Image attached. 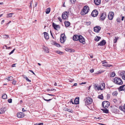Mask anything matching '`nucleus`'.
<instances>
[{"instance_id":"9d476101","label":"nucleus","mask_w":125,"mask_h":125,"mask_svg":"<svg viewBox=\"0 0 125 125\" xmlns=\"http://www.w3.org/2000/svg\"><path fill=\"white\" fill-rule=\"evenodd\" d=\"M102 62L103 64V66L110 67L112 66L111 65L108 64L106 60L103 61Z\"/></svg>"},{"instance_id":"2f4dec72","label":"nucleus","mask_w":125,"mask_h":125,"mask_svg":"<svg viewBox=\"0 0 125 125\" xmlns=\"http://www.w3.org/2000/svg\"><path fill=\"white\" fill-rule=\"evenodd\" d=\"M101 38L100 37L97 36L95 37L94 39V40L96 41H98Z\"/></svg>"},{"instance_id":"bb28decb","label":"nucleus","mask_w":125,"mask_h":125,"mask_svg":"<svg viewBox=\"0 0 125 125\" xmlns=\"http://www.w3.org/2000/svg\"><path fill=\"white\" fill-rule=\"evenodd\" d=\"M119 109L122 110L124 112H125V107H124V106H120L119 107Z\"/></svg>"},{"instance_id":"a18cd8bd","label":"nucleus","mask_w":125,"mask_h":125,"mask_svg":"<svg viewBox=\"0 0 125 125\" xmlns=\"http://www.w3.org/2000/svg\"><path fill=\"white\" fill-rule=\"evenodd\" d=\"M43 100H44L47 101V102H48L49 101H50L52 100V99H49L48 100L46 99H45L43 97Z\"/></svg>"},{"instance_id":"dca6fc26","label":"nucleus","mask_w":125,"mask_h":125,"mask_svg":"<svg viewBox=\"0 0 125 125\" xmlns=\"http://www.w3.org/2000/svg\"><path fill=\"white\" fill-rule=\"evenodd\" d=\"M120 75L122 77L123 79L125 80V71L121 72L120 73Z\"/></svg>"},{"instance_id":"6e6552de","label":"nucleus","mask_w":125,"mask_h":125,"mask_svg":"<svg viewBox=\"0 0 125 125\" xmlns=\"http://www.w3.org/2000/svg\"><path fill=\"white\" fill-rule=\"evenodd\" d=\"M114 15V13L113 12H109L108 15V19L110 20H112L113 18Z\"/></svg>"},{"instance_id":"b1692460","label":"nucleus","mask_w":125,"mask_h":125,"mask_svg":"<svg viewBox=\"0 0 125 125\" xmlns=\"http://www.w3.org/2000/svg\"><path fill=\"white\" fill-rule=\"evenodd\" d=\"M65 26L66 27H68L70 25V23L68 21H65L64 22Z\"/></svg>"},{"instance_id":"9b49d317","label":"nucleus","mask_w":125,"mask_h":125,"mask_svg":"<svg viewBox=\"0 0 125 125\" xmlns=\"http://www.w3.org/2000/svg\"><path fill=\"white\" fill-rule=\"evenodd\" d=\"M98 14V11L96 10H94L91 13L92 16L95 17Z\"/></svg>"},{"instance_id":"603ef678","label":"nucleus","mask_w":125,"mask_h":125,"mask_svg":"<svg viewBox=\"0 0 125 125\" xmlns=\"http://www.w3.org/2000/svg\"><path fill=\"white\" fill-rule=\"evenodd\" d=\"M58 19L59 20V21L61 22L62 21V20L61 18L60 17H58Z\"/></svg>"},{"instance_id":"13d9d810","label":"nucleus","mask_w":125,"mask_h":125,"mask_svg":"<svg viewBox=\"0 0 125 125\" xmlns=\"http://www.w3.org/2000/svg\"><path fill=\"white\" fill-rule=\"evenodd\" d=\"M94 70L93 69H91L90 70V72L91 73H92L94 72Z\"/></svg>"},{"instance_id":"e2e57ef3","label":"nucleus","mask_w":125,"mask_h":125,"mask_svg":"<svg viewBox=\"0 0 125 125\" xmlns=\"http://www.w3.org/2000/svg\"><path fill=\"white\" fill-rule=\"evenodd\" d=\"M29 71H30L34 75H35V73H34V72H33V71H32L31 70H29Z\"/></svg>"},{"instance_id":"ea45409f","label":"nucleus","mask_w":125,"mask_h":125,"mask_svg":"<svg viewBox=\"0 0 125 125\" xmlns=\"http://www.w3.org/2000/svg\"><path fill=\"white\" fill-rule=\"evenodd\" d=\"M117 94V93L116 91H115L112 94L114 96H116Z\"/></svg>"},{"instance_id":"cd10ccee","label":"nucleus","mask_w":125,"mask_h":125,"mask_svg":"<svg viewBox=\"0 0 125 125\" xmlns=\"http://www.w3.org/2000/svg\"><path fill=\"white\" fill-rule=\"evenodd\" d=\"M100 86V87H101V90H102L103 89H104V87L105 86V84L104 83H102L101 84V85Z\"/></svg>"},{"instance_id":"052dcab7","label":"nucleus","mask_w":125,"mask_h":125,"mask_svg":"<svg viewBox=\"0 0 125 125\" xmlns=\"http://www.w3.org/2000/svg\"><path fill=\"white\" fill-rule=\"evenodd\" d=\"M77 84L76 83H74L72 86L73 87L74 86H76L77 85Z\"/></svg>"},{"instance_id":"4d7b16f0","label":"nucleus","mask_w":125,"mask_h":125,"mask_svg":"<svg viewBox=\"0 0 125 125\" xmlns=\"http://www.w3.org/2000/svg\"><path fill=\"white\" fill-rule=\"evenodd\" d=\"M37 2H35V4L34 5V7H36L37 6Z\"/></svg>"},{"instance_id":"72a5a7b5","label":"nucleus","mask_w":125,"mask_h":125,"mask_svg":"<svg viewBox=\"0 0 125 125\" xmlns=\"http://www.w3.org/2000/svg\"><path fill=\"white\" fill-rule=\"evenodd\" d=\"M115 73L114 72H112L111 74V77H114L115 76Z\"/></svg>"},{"instance_id":"680f3d73","label":"nucleus","mask_w":125,"mask_h":125,"mask_svg":"<svg viewBox=\"0 0 125 125\" xmlns=\"http://www.w3.org/2000/svg\"><path fill=\"white\" fill-rule=\"evenodd\" d=\"M70 102L71 103H72V104H74V103L72 101V99H71L70 100Z\"/></svg>"},{"instance_id":"c756f323","label":"nucleus","mask_w":125,"mask_h":125,"mask_svg":"<svg viewBox=\"0 0 125 125\" xmlns=\"http://www.w3.org/2000/svg\"><path fill=\"white\" fill-rule=\"evenodd\" d=\"M50 8H49L46 9L45 12L46 14H48L49 13L50 11Z\"/></svg>"},{"instance_id":"4468645a","label":"nucleus","mask_w":125,"mask_h":125,"mask_svg":"<svg viewBox=\"0 0 125 125\" xmlns=\"http://www.w3.org/2000/svg\"><path fill=\"white\" fill-rule=\"evenodd\" d=\"M17 115L18 118L23 117L24 116V114L22 112H19L17 114Z\"/></svg>"},{"instance_id":"09e8293b","label":"nucleus","mask_w":125,"mask_h":125,"mask_svg":"<svg viewBox=\"0 0 125 125\" xmlns=\"http://www.w3.org/2000/svg\"><path fill=\"white\" fill-rule=\"evenodd\" d=\"M15 50V49H14L13 50H12L11 52H10L9 53V55H10L11 54L13 53V52H14Z\"/></svg>"},{"instance_id":"f03ea898","label":"nucleus","mask_w":125,"mask_h":125,"mask_svg":"<svg viewBox=\"0 0 125 125\" xmlns=\"http://www.w3.org/2000/svg\"><path fill=\"white\" fill-rule=\"evenodd\" d=\"M84 100L85 104L86 105L90 104L93 102L92 99L90 97H88L85 98Z\"/></svg>"},{"instance_id":"338daca9","label":"nucleus","mask_w":125,"mask_h":125,"mask_svg":"<svg viewBox=\"0 0 125 125\" xmlns=\"http://www.w3.org/2000/svg\"><path fill=\"white\" fill-rule=\"evenodd\" d=\"M16 64H13L12 65V67H15V65Z\"/></svg>"},{"instance_id":"a211bd4d","label":"nucleus","mask_w":125,"mask_h":125,"mask_svg":"<svg viewBox=\"0 0 125 125\" xmlns=\"http://www.w3.org/2000/svg\"><path fill=\"white\" fill-rule=\"evenodd\" d=\"M94 88L95 89L96 91L101 90V87H100V86L97 85L96 84L94 85Z\"/></svg>"},{"instance_id":"58836bf2","label":"nucleus","mask_w":125,"mask_h":125,"mask_svg":"<svg viewBox=\"0 0 125 125\" xmlns=\"http://www.w3.org/2000/svg\"><path fill=\"white\" fill-rule=\"evenodd\" d=\"M85 24L88 26L90 25L91 23V22L90 21H86L85 22Z\"/></svg>"},{"instance_id":"e433bc0d","label":"nucleus","mask_w":125,"mask_h":125,"mask_svg":"<svg viewBox=\"0 0 125 125\" xmlns=\"http://www.w3.org/2000/svg\"><path fill=\"white\" fill-rule=\"evenodd\" d=\"M103 112L105 113H108V110L107 109H103L102 110Z\"/></svg>"},{"instance_id":"5fc2aeb1","label":"nucleus","mask_w":125,"mask_h":125,"mask_svg":"<svg viewBox=\"0 0 125 125\" xmlns=\"http://www.w3.org/2000/svg\"><path fill=\"white\" fill-rule=\"evenodd\" d=\"M26 80L28 82H31V81L29 80L27 77L26 79Z\"/></svg>"},{"instance_id":"a878e982","label":"nucleus","mask_w":125,"mask_h":125,"mask_svg":"<svg viewBox=\"0 0 125 125\" xmlns=\"http://www.w3.org/2000/svg\"><path fill=\"white\" fill-rule=\"evenodd\" d=\"M43 48L44 51L46 53H49V51L48 48L44 46L43 47Z\"/></svg>"},{"instance_id":"c9c22d12","label":"nucleus","mask_w":125,"mask_h":125,"mask_svg":"<svg viewBox=\"0 0 125 125\" xmlns=\"http://www.w3.org/2000/svg\"><path fill=\"white\" fill-rule=\"evenodd\" d=\"M118 37H115V39L114 40V43H115L117 41L118 39Z\"/></svg>"},{"instance_id":"f257e3e1","label":"nucleus","mask_w":125,"mask_h":125,"mask_svg":"<svg viewBox=\"0 0 125 125\" xmlns=\"http://www.w3.org/2000/svg\"><path fill=\"white\" fill-rule=\"evenodd\" d=\"M113 82L115 83L118 85H122L123 83L122 79L117 77H115L114 78Z\"/></svg>"},{"instance_id":"f704fd0d","label":"nucleus","mask_w":125,"mask_h":125,"mask_svg":"<svg viewBox=\"0 0 125 125\" xmlns=\"http://www.w3.org/2000/svg\"><path fill=\"white\" fill-rule=\"evenodd\" d=\"M98 98L101 99H103V94H102L100 95H99L98 96Z\"/></svg>"},{"instance_id":"69168bd1","label":"nucleus","mask_w":125,"mask_h":125,"mask_svg":"<svg viewBox=\"0 0 125 125\" xmlns=\"http://www.w3.org/2000/svg\"><path fill=\"white\" fill-rule=\"evenodd\" d=\"M5 46L7 49H9L10 48V47H8L6 45H5Z\"/></svg>"},{"instance_id":"ddd939ff","label":"nucleus","mask_w":125,"mask_h":125,"mask_svg":"<svg viewBox=\"0 0 125 125\" xmlns=\"http://www.w3.org/2000/svg\"><path fill=\"white\" fill-rule=\"evenodd\" d=\"M52 26L54 29L56 30H58L60 28V27L59 25H56L54 23L52 24Z\"/></svg>"},{"instance_id":"0e129e2a","label":"nucleus","mask_w":125,"mask_h":125,"mask_svg":"<svg viewBox=\"0 0 125 125\" xmlns=\"http://www.w3.org/2000/svg\"><path fill=\"white\" fill-rule=\"evenodd\" d=\"M22 76L23 77H24L26 79L27 78L26 76L25 75H23Z\"/></svg>"},{"instance_id":"a19ab883","label":"nucleus","mask_w":125,"mask_h":125,"mask_svg":"<svg viewBox=\"0 0 125 125\" xmlns=\"http://www.w3.org/2000/svg\"><path fill=\"white\" fill-rule=\"evenodd\" d=\"M56 53H57L58 54H62L63 53V52H60V51H56Z\"/></svg>"},{"instance_id":"49530a36","label":"nucleus","mask_w":125,"mask_h":125,"mask_svg":"<svg viewBox=\"0 0 125 125\" xmlns=\"http://www.w3.org/2000/svg\"><path fill=\"white\" fill-rule=\"evenodd\" d=\"M43 123H36L34 125H43Z\"/></svg>"},{"instance_id":"aec40b11","label":"nucleus","mask_w":125,"mask_h":125,"mask_svg":"<svg viewBox=\"0 0 125 125\" xmlns=\"http://www.w3.org/2000/svg\"><path fill=\"white\" fill-rule=\"evenodd\" d=\"M125 90V85H123L120 86L119 88V90L120 91Z\"/></svg>"},{"instance_id":"7ed1b4c3","label":"nucleus","mask_w":125,"mask_h":125,"mask_svg":"<svg viewBox=\"0 0 125 125\" xmlns=\"http://www.w3.org/2000/svg\"><path fill=\"white\" fill-rule=\"evenodd\" d=\"M89 7L87 6H85L84 7L83 11L81 12V14L83 15H85L89 12Z\"/></svg>"},{"instance_id":"3c124183","label":"nucleus","mask_w":125,"mask_h":125,"mask_svg":"<svg viewBox=\"0 0 125 125\" xmlns=\"http://www.w3.org/2000/svg\"><path fill=\"white\" fill-rule=\"evenodd\" d=\"M75 0H70V1L71 2V4H73L75 2Z\"/></svg>"},{"instance_id":"f8f14e48","label":"nucleus","mask_w":125,"mask_h":125,"mask_svg":"<svg viewBox=\"0 0 125 125\" xmlns=\"http://www.w3.org/2000/svg\"><path fill=\"white\" fill-rule=\"evenodd\" d=\"M80 35H74L73 37V40L74 41H78L79 40Z\"/></svg>"},{"instance_id":"39448f33","label":"nucleus","mask_w":125,"mask_h":125,"mask_svg":"<svg viewBox=\"0 0 125 125\" xmlns=\"http://www.w3.org/2000/svg\"><path fill=\"white\" fill-rule=\"evenodd\" d=\"M106 13L103 12L101 14L100 19L102 21H104L106 18Z\"/></svg>"},{"instance_id":"de8ad7c7","label":"nucleus","mask_w":125,"mask_h":125,"mask_svg":"<svg viewBox=\"0 0 125 125\" xmlns=\"http://www.w3.org/2000/svg\"><path fill=\"white\" fill-rule=\"evenodd\" d=\"M120 19L119 18H118L116 19V21L118 22H120Z\"/></svg>"},{"instance_id":"473e14b6","label":"nucleus","mask_w":125,"mask_h":125,"mask_svg":"<svg viewBox=\"0 0 125 125\" xmlns=\"http://www.w3.org/2000/svg\"><path fill=\"white\" fill-rule=\"evenodd\" d=\"M9 37L8 35H4L2 36V38L4 39H7Z\"/></svg>"},{"instance_id":"c03bdc74","label":"nucleus","mask_w":125,"mask_h":125,"mask_svg":"<svg viewBox=\"0 0 125 125\" xmlns=\"http://www.w3.org/2000/svg\"><path fill=\"white\" fill-rule=\"evenodd\" d=\"M16 81L15 80H13L12 82V83L14 85H15L16 84Z\"/></svg>"},{"instance_id":"774afa93","label":"nucleus","mask_w":125,"mask_h":125,"mask_svg":"<svg viewBox=\"0 0 125 125\" xmlns=\"http://www.w3.org/2000/svg\"><path fill=\"white\" fill-rule=\"evenodd\" d=\"M86 83V82H82V83H80V84H85Z\"/></svg>"},{"instance_id":"79ce46f5","label":"nucleus","mask_w":125,"mask_h":125,"mask_svg":"<svg viewBox=\"0 0 125 125\" xmlns=\"http://www.w3.org/2000/svg\"><path fill=\"white\" fill-rule=\"evenodd\" d=\"M52 44L54 45L57 47H59L60 46V45L59 44L57 43L53 44L52 43Z\"/></svg>"},{"instance_id":"4c0bfd02","label":"nucleus","mask_w":125,"mask_h":125,"mask_svg":"<svg viewBox=\"0 0 125 125\" xmlns=\"http://www.w3.org/2000/svg\"><path fill=\"white\" fill-rule=\"evenodd\" d=\"M13 79V77L12 76H10L8 77L7 78V79L8 81H11Z\"/></svg>"},{"instance_id":"6e6d98bb","label":"nucleus","mask_w":125,"mask_h":125,"mask_svg":"<svg viewBox=\"0 0 125 125\" xmlns=\"http://www.w3.org/2000/svg\"><path fill=\"white\" fill-rule=\"evenodd\" d=\"M5 21L4 20H3L1 22V24H2Z\"/></svg>"},{"instance_id":"37998d69","label":"nucleus","mask_w":125,"mask_h":125,"mask_svg":"<svg viewBox=\"0 0 125 125\" xmlns=\"http://www.w3.org/2000/svg\"><path fill=\"white\" fill-rule=\"evenodd\" d=\"M32 1H33L32 0L30 2V6H29V8L30 9H31V8H32Z\"/></svg>"},{"instance_id":"5701e85b","label":"nucleus","mask_w":125,"mask_h":125,"mask_svg":"<svg viewBox=\"0 0 125 125\" xmlns=\"http://www.w3.org/2000/svg\"><path fill=\"white\" fill-rule=\"evenodd\" d=\"M44 37L46 39H49V37L48 35V34L47 33L45 32L44 33Z\"/></svg>"},{"instance_id":"2eb2a0df","label":"nucleus","mask_w":125,"mask_h":125,"mask_svg":"<svg viewBox=\"0 0 125 125\" xmlns=\"http://www.w3.org/2000/svg\"><path fill=\"white\" fill-rule=\"evenodd\" d=\"M100 27L97 26L94 28V31L95 32H98L101 29Z\"/></svg>"},{"instance_id":"bf43d9fd","label":"nucleus","mask_w":125,"mask_h":125,"mask_svg":"<svg viewBox=\"0 0 125 125\" xmlns=\"http://www.w3.org/2000/svg\"><path fill=\"white\" fill-rule=\"evenodd\" d=\"M74 80L73 79H71V80H69V81L70 82H72Z\"/></svg>"},{"instance_id":"412c9836","label":"nucleus","mask_w":125,"mask_h":125,"mask_svg":"<svg viewBox=\"0 0 125 125\" xmlns=\"http://www.w3.org/2000/svg\"><path fill=\"white\" fill-rule=\"evenodd\" d=\"M94 2L95 4L97 5H99L101 3V0H94Z\"/></svg>"},{"instance_id":"0eeeda50","label":"nucleus","mask_w":125,"mask_h":125,"mask_svg":"<svg viewBox=\"0 0 125 125\" xmlns=\"http://www.w3.org/2000/svg\"><path fill=\"white\" fill-rule=\"evenodd\" d=\"M64 34H62L60 36V41L62 43H63L65 41L66 37Z\"/></svg>"},{"instance_id":"6ab92c4d","label":"nucleus","mask_w":125,"mask_h":125,"mask_svg":"<svg viewBox=\"0 0 125 125\" xmlns=\"http://www.w3.org/2000/svg\"><path fill=\"white\" fill-rule=\"evenodd\" d=\"M66 51L70 52H74V50L68 48H66L65 49Z\"/></svg>"},{"instance_id":"7c9ffc66","label":"nucleus","mask_w":125,"mask_h":125,"mask_svg":"<svg viewBox=\"0 0 125 125\" xmlns=\"http://www.w3.org/2000/svg\"><path fill=\"white\" fill-rule=\"evenodd\" d=\"M1 114H3L5 112V110H4V108H1L0 109Z\"/></svg>"},{"instance_id":"423d86ee","label":"nucleus","mask_w":125,"mask_h":125,"mask_svg":"<svg viewBox=\"0 0 125 125\" xmlns=\"http://www.w3.org/2000/svg\"><path fill=\"white\" fill-rule=\"evenodd\" d=\"M102 105L104 108L106 109L110 105V103L108 102L104 101L102 103Z\"/></svg>"},{"instance_id":"393cba45","label":"nucleus","mask_w":125,"mask_h":125,"mask_svg":"<svg viewBox=\"0 0 125 125\" xmlns=\"http://www.w3.org/2000/svg\"><path fill=\"white\" fill-rule=\"evenodd\" d=\"M14 14L13 13H7L6 14V17L7 18H11Z\"/></svg>"},{"instance_id":"4be33fe9","label":"nucleus","mask_w":125,"mask_h":125,"mask_svg":"<svg viewBox=\"0 0 125 125\" xmlns=\"http://www.w3.org/2000/svg\"><path fill=\"white\" fill-rule=\"evenodd\" d=\"M74 103L75 104H77L79 103V98L78 97L76 98L74 100Z\"/></svg>"},{"instance_id":"8fccbe9b","label":"nucleus","mask_w":125,"mask_h":125,"mask_svg":"<svg viewBox=\"0 0 125 125\" xmlns=\"http://www.w3.org/2000/svg\"><path fill=\"white\" fill-rule=\"evenodd\" d=\"M8 102L10 103H11L12 102V99H9L8 100Z\"/></svg>"},{"instance_id":"f3484780","label":"nucleus","mask_w":125,"mask_h":125,"mask_svg":"<svg viewBox=\"0 0 125 125\" xmlns=\"http://www.w3.org/2000/svg\"><path fill=\"white\" fill-rule=\"evenodd\" d=\"M106 43V42L105 40H103L102 41L100 42L98 44V45L102 46L105 45Z\"/></svg>"},{"instance_id":"1a4fd4ad","label":"nucleus","mask_w":125,"mask_h":125,"mask_svg":"<svg viewBox=\"0 0 125 125\" xmlns=\"http://www.w3.org/2000/svg\"><path fill=\"white\" fill-rule=\"evenodd\" d=\"M78 40L80 42L82 43L83 44H84L85 43L84 38L81 35H80Z\"/></svg>"},{"instance_id":"20e7f679","label":"nucleus","mask_w":125,"mask_h":125,"mask_svg":"<svg viewBox=\"0 0 125 125\" xmlns=\"http://www.w3.org/2000/svg\"><path fill=\"white\" fill-rule=\"evenodd\" d=\"M69 14V11H65L63 13L62 15V19L64 20L67 19L68 18V14Z\"/></svg>"},{"instance_id":"864d4df0","label":"nucleus","mask_w":125,"mask_h":125,"mask_svg":"<svg viewBox=\"0 0 125 125\" xmlns=\"http://www.w3.org/2000/svg\"><path fill=\"white\" fill-rule=\"evenodd\" d=\"M104 72V71H99V72L98 73H97V74H98L99 73H103V72Z\"/></svg>"},{"instance_id":"c85d7f7f","label":"nucleus","mask_w":125,"mask_h":125,"mask_svg":"<svg viewBox=\"0 0 125 125\" xmlns=\"http://www.w3.org/2000/svg\"><path fill=\"white\" fill-rule=\"evenodd\" d=\"M2 97L3 99H6L7 98V96L6 94H4L2 95Z\"/></svg>"}]
</instances>
